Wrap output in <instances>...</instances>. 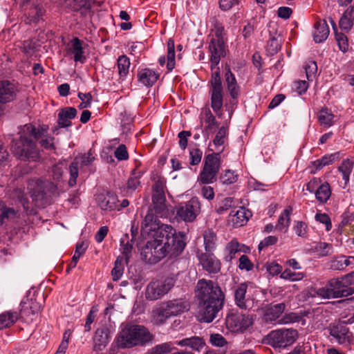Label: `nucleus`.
<instances>
[{
    "mask_svg": "<svg viewBox=\"0 0 354 354\" xmlns=\"http://www.w3.org/2000/svg\"><path fill=\"white\" fill-rule=\"evenodd\" d=\"M78 161L76 160L69 167L70 179L68 184L71 187H73L76 184V180L78 176Z\"/></svg>",
    "mask_w": 354,
    "mask_h": 354,
    "instance_id": "obj_57",
    "label": "nucleus"
},
{
    "mask_svg": "<svg viewBox=\"0 0 354 354\" xmlns=\"http://www.w3.org/2000/svg\"><path fill=\"white\" fill-rule=\"evenodd\" d=\"M315 220L325 225L326 231H330L332 228V223L330 217L325 213H317L315 214Z\"/></svg>",
    "mask_w": 354,
    "mask_h": 354,
    "instance_id": "obj_61",
    "label": "nucleus"
},
{
    "mask_svg": "<svg viewBox=\"0 0 354 354\" xmlns=\"http://www.w3.org/2000/svg\"><path fill=\"white\" fill-rule=\"evenodd\" d=\"M261 295V290L254 287L250 282L240 283L234 290V301L241 309H250L257 305V297Z\"/></svg>",
    "mask_w": 354,
    "mask_h": 354,
    "instance_id": "obj_4",
    "label": "nucleus"
},
{
    "mask_svg": "<svg viewBox=\"0 0 354 354\" xmlns=\"http://www.w3.org/2000/svg\"><path fill=\"white\" fill-rule=\"evenodd\" d=\"M152 201L156 212L160 216H166L167 210L165 194H153Z\"/></svg>",
    "mask_w": 354,
    "mask_h": 354,
    "instance_id": "obj_32",
    "label": "nucleus"
},
{
    "mask_svg": "<svg viewBox=\"0 0 354 354\" xmlns=\"http://www.w3.org/2000/svg\"><path fill=\"white\" fill-rule=\"evenodd\" d=\"M338 158L337 153L326 154L315 161H313L309 165L310 173L312 174H317L324 167L333 164Z\"/></svg>",
    "mask_w": 354,
    "mask_h": 354,
    "instance_id": "obj_22",
    "label": "nucleus"
},
{
    "mask_svg": "<svg viewBox=\"0 0 354 354\" xmlns=\"http://www.w3.org/2000/svg\"><path fill=\"white\" fill-rule=\"evenodd\" d=\"M354 21V8L353 6L348 7L344 12L342 17L339 19V27L341 29L346 31H349Z\"/></svg>",
    "mask_w": 354,
    "mask_h": 354,
    "instance_id": "obj_31",
    "label": "nucleus"
},
{
    "mask_svg": "<svg viewBox=\"0 0 354 354\" xmlns=\"http://www.w3.org/2000/svg\"><path fill=\"white\" fill-rule=\"evenodd\" d=\"M221 154L213 153L205 157L204 167L209 170L218 173L220 167Z\"/></svg>",
    "mask_w": 354,
    "mask_h": 354,
    "instance_id": "obj_36",
    "label": "nucleus"
},
{
    "mask_svg": "<svg viewBox=\"0 0 354 354\" xmlns=\"http://www.w3.org/2000/svg\"><path fill=\"white\" fill-rule=\"evenodd\" d=\"M216 242L217 237L214 231L207 230L204 232L203 243L206 252H212L216 248Z\"/></svg>",
    "mask_w": 354,
    "mask_h": 354,
    "instance_id": "obj_37",
    "label": "nucleus"
},
{
    "mask_svg": "<svg viewBox=\"0 0 354 354\" xmlns=\"http://www.w3.org/2000/svg\"><path fill=\"white\" fill-rule=\"evenodd\" d=\"M264 268L271 276H276L282 272V266L274 261L267 262L264 265Z\"/></svg>",
    "mask_w": 354,
    "mask_h": 354,
    "instance_id": "obj_53",
    "label": "nucleus"
},
{
    "mask_svg": "<svg viewBox=\"0 0 354 354\" xmlns=\"http://www.w3.org/2000/svg\"><path fill=\"white\" fill-rule=\"evenodd\" d=\"M292 208L290 206L286 207L279 217L276 229L281 232H286L290 223V215Z\"/></svg>",
    "mask_w": 354,
    "mask_h": 354,
    "instance_id": "obj_30",
    "label": "nucleus"
},
{
    "mask_svg": "<svg viewBox=\"0 0 354 354\" xmlns=\"http://www.w3.org/2000/svg\"><path fill=\"white\" fill-rule=\"evenodd\" d=\"M163 225H160L157 217L153 213L148 212L142 224L141 234L143 237H150L151 234L159 231Z\"/></svg>",
    "mask_w": 354,
    "mask_h": 354,
    "instance_id": "obj_15",
    "label": "nucleus"
},
{
    "mask_svg": "<svg viewBox=\"0 0 354 354\" xmlns=\"http://www.w3.org/2000/svg\"><path fill=\"white\" fill-rule=\"evenodd\" d=\"M24 133L28 134L34 140H37L43 136L44 130L36 128L31 124L24 125Z\"/></svg>",
    "mask_w": 354,
    "mask_h": 354,
    "instance_id": "obj_47",
    "label": "nucleus"
},
{
    "mask_svg": "<svg viewBox=\"0 0 354 354\" xmlns=\"http://www.w3.org/2000/svg\"><path fill=\"white\" fill-rule=\"evenodd\" d=\"M331 193L329 183H322L315 193V198L319 203L324 204L329 200Z\"/></svg>",
    "mask_w": 354,
    "mask_h": 354,
    "instance_id": "obj_33",
    "label": "nucleus"
},
{
    "mask_svg": "<svg viewBox=\"0 0 354 354\" xmlns=\"http://www.w3.org/2000/svg\"><path fill=\"white\" fill-rule=\"evenodd\" d=\"M77 115V110L73 107L62 109L58 113L57 123L60 127H68L71 125V120Z\"/></svg>",
    "mask_w": 354,
    "mask_h": 354,
    "instance_id": "obj_25",
    "label": "nucleus"
},
{
    "mask_svg": "<svg viewBox=\"0 0 354 354\" xmlns=\"http://www.w3.org/2000/svg\"><path fill=\"white\" fill-rule=\"evenodd\" d=\"M203 151L198 148H192L189 149V160L192 165H196L201 161Z\"/></svg>",
    "mask_w": 354,
    "mask_h": 354,
    "instance_id": "obj_56",
    "label": "nucleus"
},
{
    "mask_svg": "<svg viewBox=\"0 0 354 354\" xmlns=\"http://www.w3.org/2000/svg\"><path fill=\"white\" fill-rule=\"evenodd\" d=\"M310 250L319 257H325L332 252V245L325 242L314 243Z\"/></svg>",
    "mask_w": 354,
    "mask_h": 354,
    "instance_id": "obj_39",
    "label": "nucleus"
},
{
    "mask_svg": "<svg viewBox=\"0 0 354 354\" xmlns=\"http://www.w3.org/2000/svg\"><path fill=\"white\" fill-rule=\"evenodd\" d=\"M330 23L332 28L335 31V39L339 50L344 53L346 52L348 50V41L347 37L344 33L337 32L336 24L333 19H330Z\"/></svg>",
    "mask_w": 354,
    "mask_h": 354,
    "instance_id": "obj_38",
    "label": "nucleus"
},
{
    "mask_svg": "<svg viewBox=\"0 0 354 354\" xmlns=\"http://www.w3.org/2000/svg\"><path fill=\"white\" fill-rule=\"evenodd\" d=\"M211 95V106L216 115L221 119L225 120V123H229L230 120H227V117L225 115L223 108V94L222 90H210Z\"/></svg>",
    "mask_w": 354,
    "mask_h": 354,
    "instance_id": "obj_19",
    "label": "nucleus"
},
{
    "mask_svg": "<svg viewBox=\"0 0 354 354\" xmlns=\"http://www.w3.org/2000/svg\"><path fill=\"white\" fill-rule=\"evenodd\" d=\"M209 48L211 53V68L213 69L219 64L221 58L225 55V43L221 38L213 39L209 44Z\"/></svg>",
    "mask_w": 354,
    "mask_h": 354,
    "instance_id": "obj_13",
    "label": "nucleus"
},
{
    "mask_svg": "<svg viewBox=\"0 0 354 354\" xmlns=\"http://www.w3.org/2000/svg\"><path fill=\"white\" fill-rule=\"evenodd\" d=\"M298 337V332L292 328H281L270 332L264 342L274 348H286L292 344Z\"/></svg>",
    "mask_w": 354,
    "mask_h": 354,
    "instance_id": "obj_6",
    "label": "nucleus"
},
{
    "mask_svg": "<svg viewBox=\"0 0 354 354\" xmlns=\"http://www.w3.org/2000/svg\"><path fill=\"white\" fill-rule=\"evenodd\" d=\"M158 77L159 73L151 68H140L138 72L139 83L147 87L152 86L156 82Z\"/></svg>",
    "mask_w": 354,
    "mask_h": 354,
    "instance_id": "obj_21",
    "label": "nucleus"
},
{
    "mask_svg": "<svg viewBox=\"0 0 354 354\" xmlns=\"http://www.w3.org/2000/svg\"><path fill=\"white\" fill-rule=\"evenodd\" d=\"M306 274L301 272H294L289 268L285 269L281 274L280 277L289 281H298L302 280Z\"/></svg>",
    "mask_w": 354,
    "mask_h": 354,
    "instance_id": "obj_43",
    "label": "nucleus"
},
{
    "mask_svg": "<svg viewBox=\"0 0 354 354\" xmlns=\"http://www.w3.org/2000/svg\"><path fill=\"white\" fill-rule=\"evenodd\" d=\"M195 295L198 304L196 317L201 322L210 323L224 305L225 295L217 283L207 279L198 281Z\"/></svg>",
    "mask_w": 354,
    "mask_h": 354,
    "instance_id": "obj_2",
    "label": "nucleus"
},
{
    "mask_svg": "<svg viewBox=\"0 0 354 354\" xmlns=\"http://www.w3.org/2000/svg\"><path fill=\"white\" fill-rule=\"evenodd\" d=\"M166 180L164 178L158 176L154 178L153 194H165Z\"/></svg>",
    "mask_w": 354,
    "mask_h": 354,
    "instance_id": "obj_54",
    "label": "nucleus"
},
{
    "mask_svg": "<svg viewBox=\"0 0 354 354\" xmlns=\"http://www.w3.org/2000/svg\"><path fill=\"white\" fill-rule=\"evenodd\" d=\"M70 52L73 55V59L75 62L84 63L85 62L84 43L77 37H75L71 41Z\"/></svg>",
    "mask_w": 354,
    "mask_h": 354,
    "instance_id": "obj_26",
    "label": "nucleus"
},
{
    "mask_svg": "<svg viewBox=\"0 0 354 354\" xmlns=\"http://www.w3.org/2000/svg\"><path fill=\"white\" fill-rule=\"evenodd\" d=\"M173 277L151 281L147 286L145 297L149 300H157L166 295L174 286Z\"/></svg>",
    "mask_w": 354,
    "mask_h": 354,
    "instance_id": "obj_7",
    "label": "nucleus"
},
{
    "mask_svg": "<svg viewBox=\"0 0 354 354\" xmlns=\"http://www.w3.org/2000/svg\"><path fill=\"white\" fill-rule=\"evenodd\" d=\"M210 343L212 346L217 347H223L227 344L225 339L220 334L215 333L210 335Z\"/></svg>",
    "mask_w": 354,
    "mask_h": 354,
    "instance_id": "obj_64",
    "label": "nucleus"
},
{
    "mask_svg": "<svg viewBox=\"0 0 354 354\" xmlns=\"http://www.w3.org/2000/svg\"><path fill=\"white\" fill-rule=\"evenodd\" d=\"M313 297H318L322 299H330L333 298L332 290L330 286V282L325 286L315 288L314 293H311Z\"/></svg>",
    "mask_w": 354,
    "mask_h": 354,
    "instance_id": "obj_45",
    "label": "nucleus"
},
{
    "mask_svg": "<svg viewBox=\"0 0 354 354\" xmlns=\"http://www.w3.org/2000/svg\"><path fill=\"white\" fill-rule=\"evenodd\" d=\"M239 175L233 170L227 169L221 176V181L224 185H231L238 180Z\"/></svg>",
    "mask_w": 354,
    "mask_h": 354,
    "instance_id": "obj_49",
    "label": "nucleus"
},
{
    "mask_svg": "<svg viewBox=\"0 0 354 354\" xmlns=\"http://www.w3.org/2000/svg\"><path fill=\"white\" fill-rule=\"evenodd\" d=\"M329 282L333 298L347 297L353 292V289L347 287L342 278L333 279Z\"/></svg>",
    "mask_w": 354,
    "mask_h": 354,
    "instance_id": "obj_20",
    "label": "nucleus"
},
{
    "mask_svg": "<svg viewBox=\"0 0 354 354\" xmlns=\"http://www.w3.org/2000/svg\"><path fill=\"white\" fill-rule=\"evenodd\" d=\"M227 124L228 123L225 124V121L223 122V125L219 128L212 142H210L209 145V151H214V153H219V154L223 151L227 140Z\"/></svg>",
    "mask_w": 354,
    "mask_h": 354,
    "instance_id": "obj_14",
    "label": "nucleus"
},
{
    "mask_svg": "<svg viewBox=\"0 0 354 354\" xmlns=\"http://www.w3.org/2000/svg\"><path fill=\"white\" fill-rule=\"evenodd\" d=\"M14 93V86L8 81L0 82V102L11 100Z\"/></svg>",
    "mask_w": 354,
    "mask_h": 354,
    "instance_id": "obj_35",
    "label": "nucleus"
},
{
    "mask_svg": "<svg viewBox=\"0 0 354 354\" xmlns=\"http://www.w3.org/2000/svg\"><path fill=\"white\" fill-rule=\"evenodd\" d=\"M285 310V304L283 303L274 304L268 308L264 315L266 322L270 324H288L297 322L299 317L295 314H290L284 318H280Z\"/></svg>",
    "mask_w": 354,
    "mask_h": 354,
    "instance_id": "obj_10",
    "label": "nucleus"
},
{
    "mask_svg": "<svg viewBox=\"0 0 354 354\" xmlns=\"http://www.w3.org/2000/svg\"><path fill=\"white\" fill-rule=\"evenodd\" d=\"M201 203L196 197L185 203H180L176 207V215L185 222H192L201 212Z\"/></svg>",
    "mask_w": 354,
    "mask_h": 354,
    "instance_id": "obj_9",
    "label": "nucleus"
},
{
    "mask_svg": "<svg viewBox=\"0 0 354 354\" xmlns=\"http://www.w3.org/2000/svg\"><path fill=\"white\" fill-rule=\"evenodd\" d=\"M200 263L203 269L209 273H217L221 270L219 260L210 252L202 253L198 256Z\"/></svg>",
    "mask_w": 354,
    "mask_h": 354,
    "instance_id": "obj_16",
    "label": "nucleus"
},
{
    "mask_svg": "<svg viewBox=\"0 0 354 354\" xmlns=\"http://www.w3.org/2000/svg\"><path fill=\"white\" fill-rule=\"evenodd\" d=\"M348 330L345 327H333L330 330V335L333 336L339 344H342L345 342V335Z\"/></svg>",
    "mask_w": 354,
    "mask_h": 354,
    "instance_id": "obj_46",
    "label": "nucleus"
},
{
    "mask_svg": "<svg viewBox=\"0 0 354 354\" xmlns=\"http://www.w3.org/2000/svg\"><path fill=\"white\" fill-rule=\"evenodd\" d=\"M146 244L141 249V257L149 263H156L166 256L176 257L185 247V234L176 232L171 225H163L159 231L146 236Z\"/></svg>",
    "mask_w": 354,
    "mask_h": 354,
    "instance_id": "obj_1",
    "label": "nucleus"
},
{
    "mask_svg": "<svg viewBox=\"0 0 354 354\" xmlns=\"http://www.w3.org/2000/svg\"><path fill=\"white\" fill-rule=\"evenodd\" d=\"M114 156L116 159L119 161L127 160L129 159V153L127 147L121 144L114 151Z\"/></svg>",
    "mask_w": 354,
    "mask_h": 354,
    "instance_id": "obj_58",
    "label": "nucleus"
},
{
    "mask_svg": "<svg viewBox=\"0 0 354 354\" xmlns=\"http://www.w3.org/2000/svg\"><path fill=\"white\" fill-rule=\"evenodd\" d=\"M217 173L203 167L200 174L199 180L203 184L212 183Z\"/></svg>",
    "mask_w": 354,
    "mask_h": 354,
    "instance_id": "obj_51",
    "label": "nucleus"
},
{
    "mask_svg": "<svg viewBox=\"0 0 354 354\" xmlns=\"http://www.w3.org/2000/svg\"><path fill=\"white\" fill-rule=\"evenodd\" d=\"M173 348L171 342H165L154 346L145 354H165L170 353Z\"/></svg>",
    "mask_w": 354,
    "mask_h": 354,
    "instance_id": "obj_44",
    "label": "nucleus"
},
{
    "mask_svg": "<svg viewBox=\"0 0 354 354\" xmlns=\"http://www.w3.org/2000/svg\"><path fill=\"white\" fill-rule=\"evenodd\" d=\"M42 14L43 11L39 5L36 6L28 13V22L31 23L38 21L40 17L42 16Z\"/></svg>",
    "mask_w": 354,
    "mask_h": 354,
    "instance_id": "obj_62",
    "label": "nucleus"
},
{
    "mask_svg": "<svg viewBox=\"0 0 354 354\" xmlns=\"http://www.w3.org/2000/svg\"><path fill=\"white\" fill-rule=\"evenodd\" d=\"M225 324L231 332H243L252 324V318L250 315L232 310L226 317Z\"/></svg>",
    "mask_w": 354,
    "mask_h": 354,
    "instance_id": "obj_8",
    "label": "nucleus"
},
{
    "mask_svg": "<svg viewBox=\"0 0 354 354\" xmlns=\"http://www.w3.org/2000/svg\"><path fill=\"white\" fill-rule=\"evenodd\" d=\"M315 29L313 32V39L316 43L325 41L329 35V28L325 20L317 21L315 24Z\"/></svg>",
    "mask_w": 354,
    "mask_h": 354,
    "instance_id": "obj_24",
    "label": "nucleus"
},
{
    "mask_svg": "<svg viewBox=\"0 0 354 354\" xmlns=\"http://www.w3.org/2000/svg\"><path fill=\"white\" fill-rule=\"evenodd\" d=\"M131 250L132 245L129 243L128 236H124L120 239V250L127 259L129 258Z\"/></svg>",
    "mask_w": 354,
    "mask_h": 354,
    "instance_id": "obj_60",
    "label": "nucleus"
},
{
    "mask_svg": "<svg viewBox=\"0 0 354 354\" xmlns=\"http://www.w3.org/2000/svg\"><path fill=\"white\" fill-rule=\"evenodd\" d=\"M249 248L245 245L240 244L236 240L230 241L225 248V259L231 261L239 252H247Z\"/></svg>",
    "mask_w": 354,
    "mask_h": 354,
    "instance_id": "obj_23",
    "label": "nucleus"
},
{
    "mask_svg": "<svg viewBox=\"0 0 354 354\" xmlns=\"http://www.w3.org/2000/svg\"><path fill=\"white\" fill-rule=\"evenodd\" d=\"M0 211L1 214H0V221L3 223L4 218H14L16 217L18 211H16L12 207H8L5 206L3 203H0Z\"/></svg>",
    "mask_w": 354,
    "mask_h": 354,
    "instance_id": "obj_50",
    "label": "nucleus"
},
{
    "mask_svg": "<svg viewBox=\"0 0 354 354\" xmlns=\"http://www.w3.org/2000/svg\"><path fill=\"white\" fill-rule=\"evenodd\" d=\"M250 216L251 212L249 210L245 207H239L230 212L228 221L234 227H240L244 225Z\"/></svg>",
    "mask_w": 354,
    "mask_h": 354,
    "instance_id": "obj_17",
    "label": "nucleus"
},
{
    "mask_svg": "<svg viewBox=\"0 0 354 354\" xmlns=\"http://www.w3.org/2000/svg\"><path fill=\"white\" fill-rule=\"evenodd\" d=\"M32 292V297L28 299L29 301L28 302H24V316H35L41 309V305L34 299L35 293V289L32 288L28 291L27 297H29Z\"/></svg>",
    "mask_w": 354,
    "mask_h": 354,
    "instance_id": "obj_28",
    "label": "nucleus"
},
{
    "mask_svg": "<svg viewBox=\"0 0 354 354\" xmlns=\"http://www.w3.org/2000/svg\"><path fill=\"white\" fill-rule=\"evenodd\" d=\"M225 82L232 97V100L225 104V111L227 112V121L231 120L233 112L236 109L237 103L236 98L239 94V87L237 85L234 75L230 70H228L225 73Z\"/></svg>",
    "mask_w": 354,
    "mask_h": 354,
    "instance_id": "obj_12",
    "label": "nucleus"
},
{
    "mask_svg": "<svg viewBox=\"0 0 354 354\" xmlns=\"http://www.w3.org/2000/svg\"><path fill=\"white\" fill-rule=\"evenodd\" d=\"M118 71L120 77L125 79L129 71L130 59L126 55L120 56L117 62Z\"/></svg>",
    "mask_w": 354,
    "mask_h": 354,
    "instance_id": "obj_40",
    "label": "nucleus"
},
{
    "mask_svg": "<svg viewBox=\"0 0 354 354\" xmlns=\"http://www.w3.org/2000/svg\"><path fill=\"white\" fill-rule=\"evenodd\" d=\"M334 115L327 109H322L318 115L320 124L326 127H330L334 124Z\"/></svg>",
    "mask_w": 354,
    "mask_h": 354,
    "instance_id": "obj_41",
    "label": "nucleus"
},
{
    "mask_svg": "<svg viewBox=\"0 0 354 354\" xmlns=\"http://www.w3.org/2000/svg\"><path fill=\"white\" fill-rule=\"evenodd\" d=\"M108 333L104 328H98L95 331L94 336L95 346L99 350L102 349V346L104 347L108 343Z\"/></svg>",
    "mask_w": 354,
    "mask_h": 354,
    "instance_id": "obj_42",
    "label": "nucleus"
},
{
    "mask_svg": "<svg viewBox=\"0 0 354 354\" xmlns=\"http://www.w3.org/2000/svg\"><path fill=\"white\" fill-rule=\"evenodd\" d=\"M17 319V315L15 313H2L0 315V330L3 329L10 324L14 323Z\"/></svg>",
    "mask_w": 354,
    "mask_h": 354,
    "instance_id": "obj_48",
    "label": "nucleus"
},
{
    "mask_svg": "<svg viewBox=\"0 0 354 354\" xmlns=\"http://www.w3.org/2000/svg\"><path fill=\"white\" fill-rule=\"evenodd\" d=\"M39 159V151L35 143L31 140L24 138V162L26 160L35 162Z\"/></svg>",
    "mask_w": 354,
    "mask_h": 354,
    "instance_id": "obj_27",
    "label": "nucleus"
},
{
    "mask_svg": "<svg viewBox=\"0 0 354 354\" xmlns=\"http://www.w3.org/2000/svg\"><path fill=\"white\" fill-rule=\"evenodd\" d=\"M27 189L33 200H42L48 194H53L56 185L52 182H42L39 180H31L28 182Z\"/></svg>",
    "mask_w": 354,
    "mask_h": 354,
    "instance_id": "obj_11",
    "label": "nucleus"
},
{
    "mask_svg": "<svg viewBox=\"0 0 354 354\" xmlns=\"http://www.w3.org/2000/svg\"><path fill=\"white\" fill-rule=\"evenodd\" d=\"M239 268L241 270L250 271L253 269V263L250 261L248 257L243 254L239 258Z\"/></svg>",
    "mask_w": 354,
    "mask_h": 354,
    "instance_id": "obj_63",
    "label": "nucleus"
},
{
    "mask_svg": "<svg viewBox=\"0 0 354 354\" xmlns=\"http://www.w3.org/2000/svg\"><path fill=\"white\" fill-rule=\"evenodd\" d=\"M152 336L148 330L139 325H128L120 332L118 338V346L121 348H131L150 342Z\"/></svg>",
    "mask_w": 354,
    "mask_h": 354,
    "instance_id": "obj_3",
    "label": "nucleus"
},
{
    "mask_svg": "<svg viewBox=\"0 0 354 354\" xmlns=\"http://www.w3.org/2000/svg\"><path fill=\"white\" fill-rule=\"evenodd\" d=\"M203 113L205 115V122L207 124L206 129L212 131L215 127L217 126V122L215 117L212 113L210 109L207 108L204 110Z\"/></svg>",
    "mask_w": 354,
    "mask_h": 354,
    "instance_id": "obj_55",
    "label": "nucleus"
},
{
    "mask_svg": "<svg viewBox=\"0 0 354 354\" xmlns=\"http://www.w3.org/2000/svg\"><path fill=\"white\" fill-rule=\"evenodd\" d=\"M176 344L180 346H189L193 350L199 351L205 346L203 340L198 337H192L190 338H185L182 340L177 341Z\"/></svg>",
    "mask_w": 354,
    "mask_h": 354,
    "instance_id": "obj_34",
    "label": "nucleus"
},
{
    "mask_svg": "<svg viewBox=\"0 0 354 354\" xmlns=\"http://www.w3.org/2000/svg\"><path fill=\"white\" fill-rule=\"evenodd\" d=\"M159 64L163 66L167 62V68L169 71H172L175 66V50L174 42L172 39H169L167 42V57H160L159 58Z\"/></svg>",
    "mask_w": 354,
    "mask_h": 354,
    "instance_id": "obj_29",
    "label": "nucleus"
},
{
    "mask_svg": "<svg viewBox=\"0 0 354 354\" xmlns=\"http://www.w3.org/2000/svg\"><path fill=\"white\" fill-rule=\"evenodd\" d=\"M97 201L99 207L104 211L120 210L118 197L113 193L99 195Z\"/></svg>",
    "mask_w": 354,
    "mask_h": 354,
    "instance_id": "obj_18",
    "label": "nucleus"
},
{
    "mask_svg": "<svg viewBox=\"0 0 354 354\" xmlns=\"http://www.w3.org/2000/svg\"><path fill=\"white\" fill-rule=\"evenodd\" d=\"M183 299H173L159 304L153 310V318L157 324H163L169 318L184 313L187 309Z\"/></svg>",
    "mask_w": 354,
    "mask_h": 354,
    "instance_id": "obj_5",
    "label": "nucleus"
},
{
    "mask_svg": "<svg viewBox=\"0 0 354 354\" xmlns=\"http://www.w3.org/2000/svg\"><path fill=\"white\" fill-rule=\"evenodd\" d=\"M304 68L307 79L309 81H312L317 72V63L315 61L308 60L305 64Z\"/></svg>",
    "mask_w": 354,
    "mask_h": 354,
    "instance_id": "obj_52",
    "label": "nucleus"
},
{
    "mask_svg": "<svg viewBox=\"0 0 354 354\" xmlns=\"http://www.w3.org/2000/svg\"><path fill=\"white\" fill-rule=\"evenodd\" d=\"M22 136H19V140H13L12 141L10 150L12 153L17 157V158L20 159L22 156V142H21Z\"/></svg>",
    "mask_w": 354,
    "mask_h": 354,
    "instance_id": "obj_59",
    "label": "nucleus"
}]
</instances>
